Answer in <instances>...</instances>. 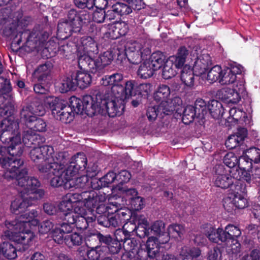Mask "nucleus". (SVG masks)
<instances>
[{
    "instance_id": "obj_1",
    "label": "nucleus",
    "mask_w": 260,
    "mask_h": 260,
    "mask_svg": "<svg viewBox=\"0 0 260 260\" xmlns=\"http://www.w3.org/2000/svg\"><path fill=\"white\" fill-rule=\"evenodd\" d=\"M4 132L1 136V141L3 143H10L8 146V152L12 155L11 157H2L0 158L1 166L6 170L3 176L8 181L15 180V183L20 187L25 185L40 186L41 183L39 180L34 177L27 176L28 172L26 169L20 170V167L23 165V161L17 156H20L23 150L19 145L21 143L20 135L15 137H5L6 134Z\"/></svg>"
},
{
    "instance_id": "obj_2",
    "label": "nucleus",
    "mask_w": 260,
    "mask_h": 260,
    "mask_svg": "<svg viewBox=\"0 0 260 260\" xmlns=\"http://www.w3.org/2000/svg\"><path fill=\"white\" fill-rule=\"evenodd\" d=\"M37 215V211L33 210L28 214L26 213L22 215L19 219L5 221L7 230L4 231V236L11 240L15 245H22V248H19L20 250H26L34 238V233L29 230H25V227L27 225H37L38 220L35 219Z\"/></svg>"
},
{
    "instance_id": "obj_3",
    "label": "nucleus",
    "mask_w": 260,
    "mask_h": 260,
    "mask_svg": "<svg viewBox=\"0 0 260 260\" xmlns=\"http://www.w3.org/2000/svg\"><path fill=\"white\" fill-rule=\"evenodd\" d=\"M188 54L189 50L185 47H180V69H181L180 80L182 82L180 84V89H181L180 93L181 96L187 97L192 95L193 93L194 71L197 72L198 70L199 75L204 74L211 62L210 56L204 54L195 62L193 68L188 64L182 67Z\"/></svg>"
},
{
    "instance_id": "obj_4",
    "label": "nucleus",
    "mask_w": 260,
    "mask_h": 260,
    "mask_svg": "<svg viewBox=\"0 0 260 260\" xmlns=\"http://www.w3.org/2000/svg\"><path fill=\"white\" fill-rule=\"evenodd\" d=\"M54 151L52 146L43 145L34 147L29 152V156L40 172L52 171L53 173L60 170L66 162V154L58 152L53 156Z\"/></svg>"
},
{
    "instance_id": "obj_5",
    "label": "nucleus",
    "mask_w": 260,
    "mask_h": 260,
    "mask_svg": "<svg viewBox=\"0 0 260 260\" xmlns=\"http://www.w3.org/2000/svg\"><path fill=\"white\" fill-rule=\"evenodd\" d=\"M84 96H89L91 98V100L86 104L88 116H92L99 113L115 117L121 115L124 112L125 105L118 102L113 97L110 96L109 94H105L104 98L99 93Z\"/></svg>"
},
{
    "instance_id": "obj_6",
    "label": "nucleus",
    "mask_w": 260,
    "mask_h": 260,
    "mask_svg": "<svg viewBox=\"0 0 260 260\" xmlns=\"http://www.w3.org/2000/svg\"><path fill=\"white\" fill-rule=\"evenodd\" d=\"M123 76L121 73H115L111 75L104 76L101 83L110 89V96L117 100L118 102L125 105V100L132 98V89L134 86V81L129 80L123 85Z\"/></svg>"
},
{
    "instance_id": "obj_7",
    "label": "nucleus",
    "mask_w": 260,
    "mask_h": 260,
    "mask_svg": "<svg viewBox=\"0 0 260 260\" xmlns=\"http://www.w3.org/2000/svg\"><path fill=\"white\" fill-rule=\"evenodd\" d=\"M40 186H33L25 185L24 187L18 186L17 189L19 192L21 200H15L12 202L10 209L12 212L16 215L20 214L18 219H20V216L27 213L32 212L33 210L28 212H25L26 209L29 206H32L34 202L41 199L44 195V190L42 189H39ZM35 211V210H34ZM35 211H36L35 210ZM17 217L15 220H17Z\"/></svg>"
},
{
    "instance_id": "obj_8",
    "label": "nucleus",
    "mask_w": 260,
    "mask_h": 260,
    "mask_svg": "<svg viewBox=\"0 0 260 260\" xmlns=\"http://www.w3.org/2000/svg\"><path fill=\"white\" fill-rule=\"evenodd\" d=\"M110 50L105 51L101 54L97 58L93 59L90 56L83 54L79 57L78 66L84 70L90 71L94 77H99L105 73V68L110 64L114 56H117L115 51Z\"/></svg>"
},
{
    "instance_id": "obj_9",
    "label": "nucleus",
    "mask_w": 260,
    "mask_h": 260,
    "mask_svg": "<svg viewBox=\"0 0 260 260\" xmlns=\"http://www.w3.org/2000/svg\"><path fill=\"white\" fill-rule=\"evenodd\" d=\"M150 53L151 50L148 47H144L141 43L137 41L127 42L124 49L117 48L115 51L117 60L122 62L127 58L128 61L134 64L140 63Z\"/></svg>"
},
{
    "instance_id": "obj_10",
    "label": "nucleus",
    "mask_w": 260,
    "mask_h": 260,
    "mask_svg": "<svg viewBox=\"0 0 260 260\" xmlns=\"http://www.w3.org/2000/svg\"><path fill=\"white\" fill-rule=\"evenodd\" d=\"M91 100L89 96H83L82 99L72 96L69 99L68 106L63 108L54 118L64 123H70L73 120L75 114H82L83 113L87 115V105Z\"/></svg>"
},
{
    "instance_id": "obj_11",
    "label": "nucleus",
    "mask_w": 260,
    "mask_h": 260,
    "mask_svg": "<svg viewBox=\"0 0 260 260\" xmlns=\"http://www.w3.org/2000/svg\"><path fill=\"white\" fill-rule=\"evenodd\" d=\"M138 214L127 208H120L116 210L115 213L108 214V216H100L97 218V222L103 227L116 228L123 225L127 221H134V219H137Z\"/></svg>"
},
{
    "instance_id": "obj_12",
    "label": "nucleus",
    "mask_w": 260,
    "mask_h": 260,
    "mask_svg": "<svg viewBox=\"0 0 260 260\" xmlns=\"http://www.w3.org/2000/svg\"><path fill=\"white\" fill-rule=\"evenodd\" d=\"M225 237L224 246L230 260L236 259L240 251L241 244L239 238L241 235L240 230L233 224H228L223 230Z\"/></svg>"
},
{
    "instance_id": "obj_13",
    "label": "nucleus",
    "mask_w": 260,
    "mask_h": 260,
    "mask_svg": "<svg viewBox=\"0 0 260 260\" xmlns=\"http://www.w3.org/2000/svg\"><path fill=\"white\" fill-rule=\"evenodd\" d=\"M12 87L10 80L5 79L0 88V115L11 116L14 112V105L11 94Z\"/></svg>"
},
{
    "instance_id": "obj_14",
    "label": "nucleus",
    "mask_w": 260,
    "mask_h": 260,
    "mask_svg": "<svg viewBox=\"0 0 260 260\" xmlns=\"http://www.w3.org/2000/svg\"><path fill=\"white\" fill-rule=\"evenodd\" d=\"M65 19L74 27L75 32L81 33L82 26L90 21V14L87 10L71 9L68 11Z\"/></svg>"
},
{
    "instance_id": "obj_15",
    "label": "nucleus",
    "mask_w": 260,
    "mask_h": 260,
    "mask_svg": "<svg viewBox=\"0 0 260 260\" xmlns=\"http://www.w3.org/2000/svg\"><path fill=\"white\" fill-rule=\"evenodd\" d=\"M49 37V34L46 31H40L34 29L30 32L28 30L19 31L13 39V43L20 45L22 41L23 37L26 39V43L32 42L36 45L44 44Z\"/></svg>"
},
{
    "instance_id": "obj_16",
    "label": "nucleus",
    "mask_w": 260,
    "mask_h": 260,
    "mask_svg": "<svg viewBox=\"0 0 260 260\" xmlns=\"http://www.w3.org/2000/svg\"><path fill=\"white\" fill-rule=\"evenodd\" d=\"M45 113L44 106L40 103H32L30 105L24 106L20 112V119L28 126L37 117L36 115L42 116Z\"/></svg>"
},
{
    "instance_id": "obj_17",
    "label": "nucleus",
    "mask_w": 260,
    "mask_h": 260,
    "mask_svg": "<svg viewBox=\"0 0 260 260\" xmlns=\"http://www.w3.org/2000/svg\"><path fill=\"white\" fill-rule=\"evenodd\" d=\"M222 165L216 167L215 174L213 177V182L215 186L222 189L230 188L234 184V178Z\"/></svg>"
},
{
    "instance_id": "obj_18",
    "label": "nucleus",
    "mask_w": 260,
    "mask_h": 260,
    "mask_svg": "<svg viewBox=\"0 0 260 260\" xmlns=\"http://www.w3.org/2000/svg\"><path fill=\"white\" fill-rule=\"evenodd\" d=\"M63 222L60 224L59 228H55L52 231V237L54 241L58 244H63V240L67 234L72 232L75 228V219L73 217V221H69L67 217L59 218Z\"/></svg>"
},
{
    "instance_id": "obj_19",
    "label": "nucleus",
    "mask_w": 260,
    "mask_h": 260,
    "mask_svg": "<svg viewBox=\"0 0 260 260\" xmlns=\"http://www.w3.org/2000/svg\"><path fill=\"white\" fill-rule=\"evenodd\" d=\"M243 67L240 64L232 63L222 69V75L219 83L228 85L234 83L237 79V75L242 74Z\"/></svg>"
},
{
    "instance_id": "obj_20",
    "label": "nucleus",
    "mask_w": 260,
    "mask_h": 260,
    "mask_svg": "<svg viewBox=\"0 0 260 260\" xmlns=\"http://www.w3.org/2000/svg\"><path fill=\"white\" fill-rule=\"evenodd\" d=\"M7 116H1L0 115V133L5 132V137H15L17 135H20L19 131V124L16 121L12 120Z\"/></svg>"
},
{
    "instance_id": "obj_21",
    "label": "nucleus",
    "mask_w": 260,
    "mask_h": 260,
    "mask_svg": "<svg viewBox=\"0 0 260 260\" xmlns=\"http://www.w3.org/2000/svg\"><path fill=\"white\" fill-rule=\"evenodd\" d=\"M179 69V49L175 56H170L166 60L162 71V77L165 79H169L177 74L176 70Z\"/></svg>"
},
{
    "instance_id": "obj_22",
    "label": "nucleus",
    "mask_w": 260,
    "mask_h": 260,
    "mask_svg": "<svg viewBox=\"0 0 260 260\" xmlns=\"http://www.w3.org/2000/svg\"><path fill=\"white\" fill-rule=\"evenodd\" d=\"M179 93L172 94V98L169 101H162L157 105L160 116L164 117L165 115H170L176 111L175 115L179 110Z\"/></svg>"
},
{
    "instance_id": "obj_23",
    "label": "nucleus",
    "mask_w": 260,
    "mask_h": 260,
    "mask_svg": "<svg viewBox=\"0 0 260 260\" xmlns=\"http://www.w3.org/2000/svg\"><path fill=\"white\" fill-rule=\"evenodd\" d=\"M125 196L128 201V205L131 210L136 212L142 209L145 206V199L138 196V191L135 188H127L124 189Z\"/></svg>"
},
{
    "instance_id": "obj_24",
    "label": "nucleus",
    "mask_w": 260,
    "mask_h": 260,
    "mask_svg": "<svg viewBox=\"0 0 260 260\" xmlns=\"http://www.w3.org/2000/svg\"><path fill=\"white\" fill-rule=\"evenodd\" d=\"M203 233L205 236L212 242L224 246L225 237L223 230L215 229L210 224L203 225Z\"/></svg>"
},
{
    "instance_id": "obj_25",
    "label": "nucleus",
    "mask_w": 260,
    "mask_h": 260,
    "mask_svg": "<svg viewBox=\"0 0 260 260\" xmlns=\"http://www.w3.org/2000/svg\"><path fill=\"white\" fill-rule=\"evenodd\" d=\"M216 95L219 99L228 104H237L241 100L240 93L236 89L225 87L217 91Z\"/></svg>"
},
{
    "instance_id": "obj_26",
    "label": "nucleus",
    "mask_w": 260,
    "mask_h": 260,
    "mask_svg": "<svg viewBox=\"0 0 260 260\" xmlns=\"http://www.w3.org/2000/svg\"><path fill=\"white\" fill-rule=\"evenodd\" d=\"M46 49L50 50L54 54L60 55L61 57H67L72 53V47L63 41L59 44L54 41L50 40L46 44Z\"/></svg>"
},
{
    "instance_id": "obj_27",
    "label": "nucleus",
    "mask_w": 260,
    "mask_h": 260,
    "mask_svg": "<svg viewBox=\"0 0 260 260\" xmlns=\"http://www.w3.org/2000/svg\"><path fill=\"white\" fill-rule=\"evenodd\" d=\"M82 71H77L73 72V77L75 78L78 83V86L80 89H85L88 87L92 79L97 78L93 74L88 70H84L79 67Z\"/></svg>"
},
{
    "instance_id": "obj_28",
    "label": "nucleus",
    "mask_w": 260,
    "mask_h": 260,
    "mask_svg": "<svg viewBox=\"0 0 260 260\" xmlns=\"http://www.w3.org/2000/svg\"><path fill=\"white\" fill-rule=\"evenodd\" d=\"M73 207L74 205L64 196L57 206V217L59 219L67 217L70 222L73 221L74 214H75L73 211Z\"/></svg>"
},
{
    "instance_id": "obj_29",
    "label": "nucleus",
    "mask_w": 260,
    "mask_h": 260,
    "mask_svg": "<svg viewBox=\"0 0 260 260\" xmlns=\"http://www.w3.org/2000/svg\"><path fill=\"white\" fill-rule=\"evenodd\" d=\"M235 191L234 198L232 201L233 204L238 209H244L248 206L247 200L243 197L241 193H246V185L242 183H238L236 185Z\"/></svg>"
},
{
    "instance_id": "obj_30",
    "label": "nucleus",
    "mask_w": 260,
    "mask_h": 260,
    "mask_svg": "<svg viewBox=\"0 0 260 260\" xmlns=\"http://www.w3.org/2000/svg\"><path fill=\"white\" fill-rule=\"evenodd\" d=\"M45 140L44 137L33 133L31 131L24 132L22 137V141L24 145L32 148L41 146Z\"/></svg>"
},
{
    "instance_id": "obj_31",
    "label": "nucleus",
    "mask_w": 260,
    "mask_h": 260,
    "mask_svg": "<svg viewBox=\"0 0 260 260\" xmlns=\"http://www.w3.org/2000/svg\"><path fill=\"white\" fill-rule=\"evenodd\" d=\"M136 234L140 238L150 236V224L147 219L142 214L137 217V230Z\"/></svg>"
},
{
    "instance_id": "obj_32",
    "label": "nucleus",
    "mask_w": 260,
    "mask_h": 260,
    "mask_svg": "<svg viewBox=\"0 0 260 260\" xmlns=\"http://www.w3.org/2000/svg\"><path fill=\"white\" fill-rule=\"evenodd\" d=\"M134 81L135 83L132 91V97L138 96L137 98L138 99H147L152 90V84L150 83H142L138 85L135 80Z\"/></svg>"
},
{
    "instance_id": "obj_33",
    "label": "nucleus",
    "mask_w": 260,
    "mask_h": 260,
    "mask_svg": "<svg viewBox=\"0 0 260 260\" xmlns=\"http://www.w3.org/2000/svg\"><path fill=\"white\" fill-rule=\"evenodd\" d=\"M146 247V250H147L150 259H154L157 257L161 251L160 245L157 242V240L155 239L154 236H151L148 238L146 244L143 245Z\"/></svg>"
},
{
    "instance_id": "obj_34",
    "label": "nucleus",
    "mask_w": 260,
    "mask_h": 260,
    "mask_svg": "<svg viewBox=\"0 0 260 260\" xmlns=\"http://www.w3.org/2000/svg\"><path fill=\"white\" fill-rule=\"evenodd\" d=\"M51 64L46 62L40 65L34 71L32 76L38 82H46L48 77L50 75Z\"/></svg>"
},
{
    "instance_id": "obj_35",
    "label": "nucleus",
    "mask_w": 260,
    "mask_h": 260,
    "mask_svg": "<svg viewBox=\"0 0 260 260\" xmlns=\"http://www.w3.org/2000/svg\"><path fill=\"white\" fill-rule=\"evenodd\" d=\"M178 93V89H174L171 91L169 87L165 84H161L159 86L157 90L154 94V99L157 102L168 101L167 100L169 95H171L172 98V94Z\"/></svg>"
},
{
    "instance_id": "obj_36",
    "label": "nucleus",
    "mask_w": 260,
    "mask_h": 260,
    "mask_svg": "<svg viewBox=\"0 0 260 260\" xmlns=\"http://www.w3.org/2000/svg\"><path fill=\"white\" fill-rule=\"evenodd\" d=\"M75 77H73V72L71 74L65 77L62 80L59 86V91L61 93H66L71 90L77 89L78 83Z\"/></svg>"
},
{
    "instance_id": "obj_37",
    "label": "nucleus",
    "mask_w": 260,
    "mask_h": 260,
    "mask_svg": "<svg viewBox=\"0 0 260 260\" xmlns=\"http://www.w3.org/2000/svg\"><path fill=\"white\" fill-rule=\"evenodd\" d=\"M166 56L164 52L156 51L152 53L147 61L156 70H158L164 65L166 60Z\"/></svg>"
},
{
    "instance_id": "obj_38",
    "label": "nucleus",
    "mask_w": 260,
    "mask_h": 260,
    "mask_svg": "<svg viewBox=\"0 0 260 260\" xmlns=\"http://www.w3.org/2000/svg\"><path fill=\"white\" fill-rule=\"evenodd\" d=\"M0 251L9 259H15L17 256V247L12 242H3L0 246Z\"/></svg>"
},
{
    "instance_id": "obj_39",
    "label": "nucleus",
    "mask_w": 260,
    "mask_h": 260,
    "mask_svg": "<svg viewBox=\"0 0 260 260\" xmlns=\"http://www.w3.org/2000/svg\"><path fill=\"white\" fill-rule=\"evenodd\" d=\"M208 111L212 117L218 119L223 114V108L222 104L216 100H211L208 102L207 105Z\"/></svg>"
},
{
    "instance_id": "obj_40",
    "label": "nucleus",
    "mask_w": 260,
    "mask_h": 260,
    "mask_svg": "<svg viewBox=\"0 0 260 260\" xmlns=\"http://www.w3.org/2000/svg\"><path fill=\"white\" fill-rule=\"evenodd\" d=\"M48 105L51 110L52 114L54 116H56L63 108L64 109L68 106L69 103L64 100L58 98H50L48 100Z\"/></svg>"
},
{
    "instance_id": "obj_41",
    "label": "nucleus",
    "mask_w": 260,
    "mask_h": 260,
    "mask_svg": "<svg viewBox=\"0 0 260 260\" xmlns=\"http://www.w3.org/2000/svg\"><path fill=\"white\" fill-rule=\"evenodd\" d=\"M67 162V159L66 157V162L63 163V166L60 170H59L58 171L54 172V173H53L52 171H48L47 173L48 174H52V175H54V177L52 178L50 180V184L52 186L54 187H58L64 185L68 181L66 180L65 174L62 173V170H63Z\"/></svg>"
},
{
    "instance_id": "obj_42",
    "label": "nucleus",
    "mask_w": 260,
    "mask_h": 260,
    "mask_svg": "<svg viewBox=\"0 0 260 260\" xmlns=\"http://www.w3.org/2000/svg\"><path fill=\"white\" fill-rule=\"evenodd\" d=\"M66 19L60 20L57 25V35L67 39L75 32L74 27H72Z\"/></svg>"
},
{
    "instance_id": "obj_43",
    "label": "nucleus",
    "mask_w": 260,
    "mask_h": 260,
    "mask_svg": "<svg viewBox=\"0 0 260 260\" xmlns=\"http://www.w3.org/2000/svg\"><path fill=\"white\" fill-rule=\"evenodd\" d=\"M99 231L96 230H89L84 233V241L89 248H98Z\"/></svg>"
},
{
    "instance_id": "obj_44",
    "label": "nucleus",
    "mask_w": 260,
    "mask_h": 260,
    "mask_svg": "<svg viewBox=\"0 0 260 260\" xmlns=\"http://www.w3.org/2000/svg\"><path fill=\"white\" fill-rule=\"evenodd\" d=\"M196 117L200 119L202 118L198 117V113L192 105L186 106L183 111L182 122L187 125L193 122Z\"/></svg>"
},
{
    "instance_id": "obj_45",
    "label": "nucleus",
    "mask_w": 260,
    "mask_h": 260,
    "mask_svg": "<svg viewBox=\"0 0 260 260\" xmlns=\"http://www.w3.org/2000/svg\"><path fill=\"white\" fill-rule=\"evenodd\" d=\"M156 70L147 60L142 63L137 71V75L142 79H147L152 77Z\"/></svg>"
},
{
    "instance_id": "obj_46",
    "label": "nucleus",
    "mask_w": 260,
    "mask_h": 260,
    "mask_svg": "<svg viewBox=\"0 0 260 260\" xmlns=\"http://www.w3.org/2000/svg\"><path fill=\"white\" fill-rule=\"evenodd\" d=\"M81 43L87 52L96 54L99 52L97 43L92 37L84 36L81 38Z\"/></svg>"
},
{
    "instance_id": "obj_47",
    "label": "nucleus",
    "mask_w": 260,
    "mask_h": 260,
    "mask_svg": "<svg viewBox=\"0 0 260 260\" xmlns=\"http://www.w3.org/2000/svg\"><path fill=\"white\" fill-rule=\"evenodd\" d=\"M105 196L101 194L99 195L96 192L93 193L91 197L84 203V206L87 209L91 212L93 214H94V209L100 203L101 201H105Z\"/></svg>"
},
{
    "instance_id": "obj_48",
    "label": "nucleus",
    "mask_w": 260,
    "mask_h": 260,
    "mask_svg": "<svg viewBox=\"0 0 260 260\" xmlns=\"http://www.w3.org/2000/svg\"><path fill=\"white\" fill-rule=\"evenodd\" d=\"M168 232L165 231L160 234L159 235L155 237L157 240V242L159 244H164L168 242L170 240V235L174 232H175L179 235V224H175L174 225H170L168 228Z\"/></svg>"
},
{
    "instance_id": "obj_49",
    "label": "nucleus",
    "mask_w": 260,
    "mask_h": 260,
    "mask_svg": "<svg viewBox=\"0 0 260 260\" xmlns=\"http://www.w3.org/2000/svg\"><path fill=\"white\" fill-rule=\"evenodd\" d=\"M63 240L66 245L69 247H72L74 246L81 245L83 242V237L80 234L75 232L69 235H66Z\"/></svg>"
},
{
    "instance_id": "obj_50",
    "label": "nucleus",
    "mask_w": 260,
    "mask_h": 260,
    "mask_svg": "<svg viewBox=\"0 0 260 260\" xmlns=\"http://www.w3.org/2000/svg\"><path fill=\"white\" fill-rule=\"evenodd\" d=\"M112 31L115 35L113 37L114 39H117L121 36H124L128 31V25L124 21L117 22L115 23Z\"/></svg>"
},
{
    "instance_id": "obj_51",
    "label": "nucleus",
    "mask_w": 260,
    "mask_h": 260,
    "mask_svg": "<svg viewBox=\"0 0 260 260\" xmlns=\"http://www.w3.org/2000/svg\"><path fill=\"white\" fill-rule=\"evenodd\" d=\"M222 69L221 66L216 65L213 67L208 72L207 79L210 83L218 81L221 78Z\"/></svg>"
},
{
    "instance_id": "obj_52",
    "label": "nucleus",
    "mask_w": 260,
    "mask_h": 260,
    "mask_svg": "<svg viewBox=\"0 0 260 260\" xmlns=\"http://www.w3.org/2000/svg\"><path fill=\"white\" fill-rule=\"evenodd\" d=\"M247 158L254 164L260 163V149L255 147H251L243 151Z\"/></svg>"
},
{
    "instance_id": "obj_53",
    "label": "nucleus",
    "mask_w": 260,
    "mask_h": 260,
    "mask_svg": "<svg viewBox=\"0 0 260 260\" xmlns=\"http://www.w3.org/2000/svg\"><path fill=\"white\" fill-rule=\"evenodd\" d=\"M81 170L78 168V167L75 164L74 161L71 159L70 163L67 168L62 170V173L65 174L66 180L67 181H70L73 179V177L79 173Z\"/></svg>"
},
{
    "instance_id": "obj_54",
    "label": "nucleus",
    "mask_w": 260,
    "mask_h": 260,
    "mask_svg": "<svg viewBox=\"0 0 260 260\" xmlns=\"http://www.w3.org/2000/svg\"><path fill=\"white\" fill-rule=\"evenodd\" d=\"M72 161H74L75 164L78 167L81 171H84L86 168L87 164V158L83 152H78L74 155L72 158Z\"/></svg>"
},
{
    "instance_id": "obj_55",
    "label": "nucleus",
    "mask_w": 260,
    "mask_h": 260,
    "mask_svg": "<svg viewBox=\"0 0 260 260\" xmlns=\"http://www.w3.org/2000/svg\"><path fill=\"white\" fill-rule=\"evenodd\" d=\"M112 8H115L119 17L127 15L132 13V10L128 4L117 2L112 5Z\"/></svg>"
},
{
    "instance_id": "obj_56",
    "label": "nucleus",
    "mask_w": 260,
    "mask_h": 260,
    "mask_svg": "<svg viewBox=\"0 0 260 260\" xmlns=\"http://www.w3.org/2000/svg\"><path fill=\"white\" fill-rule=\"evenodd\" d=\"M28 126L34 131L44 132L47 129V124L45 120L40 117H36Z\"/></svg>"
},
{
    "instance_id": "obj_57",
    "label": "nucleus",
    "mask_w": 260,
    "mask_h": 260,
    "mask_svg": "<svg viewBox=\"0 0 260 260\" xmlns=\"http://www.w3.org/2000/svg\"><path fill=\"white\" fill-rule=\"evenodd\" d=\"M140 242L135 238H128L124 241L123 245V249L125 251L131 252L135 253L137 249H138Z\"/></svg>"
},
{
    "instance_id": "obj_58",
    "label": "nucleus",
    "mask_w": 260,
    "mask_h": 260,
    "mask_svg": "<svg viewBox=\"0 0 260 260\" xmlns=\"http://www.w3.org/2000/svg\"><path fill=\"white\" fill-rule=\"evenodd\" d=\"M193 106L198 113V117L204 118L207 113V103L205 100L201 98L197 99Z\"/></svg>"
},
{
    "instance_id": "obj_59",
    "label": "nucleus",
    "mask_w": 260,
    "mask_h": 260,
    "mask_svg": "<svg viewBox=\"0 0 260 260\" xmlns=\"http://www.w3.org/2000/svg\"><path fill=\"white\" fill-rule=\"evenodd\" d=\"M165 231V223L161 220H157L150 225V235L153 234L156 237Z\"/></svg>"
},
{
    "instance_id": "obj_60",
    "label": "nucleus",
    "mask_w": 260,
    "mask_h": 260,
    "mask_svg": "<svg viewBox=\"0 0 260 260\" xmlns=\"http://www.w3.org/2000/svg\"><path fill=\"white\" fill-rule=\"evenodd\" d=\"M252 164L253 162L243 152V155L239 157L237 167L240 170L247 171L252 170Z\"/></svg>"
},
{
    "instance_id": "obj_61",
    "label": "nucleus",
    "mask_w": 260,
    "mask_h": 260,
    "mask_svg": "<svg viewBox=\"0 0 260 260\" xmlns=\"http://www.w3.org/2000/svg\"><path fill=\"white\" fill-rule=\"evenodd\" d=\"M239 158L233 152H228L223 158L224 164L229 168H234L238 165Z\"/></svg>"
},
{
    "instance_id": "obj_62",
    "label": "nucleus",
    "mask_w": 260,
    "mask_h": 260,
    "mask_svg": "<svg viewBox=\"0 0 260 260\" xmlns=\"http://www.w3.org/2000/svg\"><path fill=\"white\" fill-rule=\"evenodd\" d=\"M131 178V173L126 170H122L116 174V182H117L119 189H121L120 185L128 182Z\"/></svg>"
},
{
    "instance_id": "obj_63",
    "label": "nucleus",
    "mask_w": 260,
    "mask_h": 260,
    "mask_svg": "<svg viewBox=\"0 0 260 260\" xmlns=\"http://www.w3.org/2000/svg\"><path fill=\"white\" fill-rule=\"evenodd\" d=\"M146 115L149 121H154L157 117L160 115L157 106L148 107L146 110Z\"/></svg>"
},
{
    "instance_id": "obj_64",
    "label": "nucleus",
    "mask_w": 260,
    "mask_h": 260,
    "mask_svg": "<svg viewBox=\"0 0 260 260\" xmlns=\"http://www.w3.org/2000/svg\"><path fill=\"white\" fill-rule=\"evenodd\" d=\"M75 219V227L80 230H84L86 229L88 224L87 223L86 219L84 216L74 214Z\"/></svg>"
}]
</instances>
